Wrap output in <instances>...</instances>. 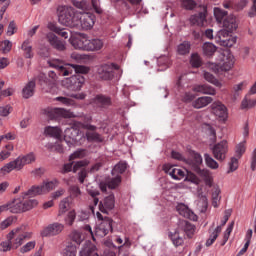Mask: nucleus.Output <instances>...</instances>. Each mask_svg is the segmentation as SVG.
Returning <instances> with one entry per match:
<instances>
[{"label":"nucleus","mask_w":256,"mask_h":256,"mask_svg":"<svg viewBox=\"0 0 256 256\" xmlns=\"http://www.w3.org/2000/svg\"><path fill=\"white\" fill-rule=\"evenodd\" d=\"M31 237H33V233L25 231V226L16 228L7 235V241L0 243V251L7 252L11 251L12 248L17 249L21 247L22 243L29 241Z\"/></svg>","instance_id":"nucleus-1"},{"label":"nucleus","mask_w":256,"mask_h":256,"mask_svg":"<svg viewBox=\"0 0 256 256\" xmlns=\"http://www.w3.org/2000/svg\"><path fill=\"white\" fill-rule=\"evenodd\" d=\"M74 69L76 75L64 79L62 85L69 91H81V87L85 85V77H83V74L89 73V68L85 66H75Z\"/></svg>","instance_id":"nucleus-2"},{"label":"nucleus","mask_w":256,"mask_h":256,"mask_svg":"<svg viewBox=\"0 0 256 256\" xmlns=\"http://www.w3.org/2000/svg\"><path fill=\"white\" fill-rule=\"evenodd\" d=\"M27 197L33 196L25 192L22 194V198L14 199L12 202H8L10 213H23L25 211H30V209H33V207H37L39 202H37L36 199Z\"/></svg>","instance_id":"nucleus-3"},{"label":"nucleus","mask_w":256,"mask_h":256,"mask_svg":"<svg viewBox=\"0 0 256 256\" xmlns=\"http://www.w3.org/2000/svg\"><path fill=\"white\" fill-rule=\"evenodd\" d=\"M35 159V154L33 153L21 155L14 161L5 164L0 169V173L1 175H7V173H11V171H21L25 165H31V163H35Z\"/></svg>","instance_id":"nucleus-4"},{"label":"nucleus","mask_w":256,"mask_h":256,"mask_svg":"<svg viewBox=\"0 0 256 256\" xmlns=\"http://www.w3.org/2000/svg\"><path fill=\"white\" fill-rule=\"evenodd\" d=\"M58 11L59 23L65 27H70V29H75L77 26V19H79V15L75 13V9L69 6H61L58 8Z\"/></svg>","instance_id":"nucleus-5"},{"label":"nucleus","mask_w":256,"mask_h":256,"mask_svg":"<svg viewBox=\"0 0 256 256\" xmlns=\"http://www.w3.org/2000/svg\"><path fill=\"white\" fill-rule=\"evenodd\" d=\"M203 163V158L200 156L199 153L193 152L192 159L190 160V165L192 169L205 181V184L208 187L213 185V176H211V172L209 170L201 169V165Z\"/></svg>","instance_id":"nucleus-6"},{"label":"nucleus","mask_w":256,"mask_h":256,"mask_svg":"<svg viewBox=\"0 0 256 256\" xmlns=\"http://www.w3.org/2000/svg\"><path fill=\"white\" fill-rule=\"evenodd\" d=\"M214 16L217 23L222 25L224 29H228L229 31L237 30V18L233 15L227 16V11L222 10L221 8H214Z\"/></svg>","instance_id":"nucleus-7"},{"label":"nucleus","mask_w":256,"mask_h":256,"mask_svg":"<svg viewBox=\"0 0 256 256\" xmlns=\"http://www.w3.org/2000/svg\"><path fill=\"white\" fill-rule=\"evenodd\" d=\"M96 20L95 14L91 12L83 13L78 16L75 29L79 31H91L95 26Z\"/></svg>","instance_id":"nucleus-8"},{"label":"nucleus","mask_w":256,"mask_h":256,"mask_svg":"<svg viewBox=\"0 0 256 256\" xmlns=\"http://www.w3.org/2000/svg\"><path fill=\"white\" fill-rule=\"evenodd\" d=\"M235 30L224 28L218 31L215 39L222 47H233L237 43V37L231 35Z\"/></svg>","instance_id":"nucleus-9"},{"label":"nucleus","mask_w":256,"mask_h":256,"mask_svg":"<svg viewBox=\"0 0 256 256\" xmlns=\"http://www.w3.org/2000/svg\"><path fill=\"white\" fill-rule=\"evenodd\" d=\"M59 186V181L52 180L49 182H43L39 186H32L26 193V195H45V193H49L50 191H53L56 187Z\"/></svg>","instance_id":"nucleus-10"},{"label":"nucleus","mask_w":256,"mask_h":256,"mask_svg":"<svg viewBox=\"0 0 256 256\" xmlns=\"http://www.w3.org/2000/svg\"><path fill=\"white\" fill-rule=\"evenodd\" d=\"M45 114L49 119H61V117L64 119H71L76 117L73 112L63 108H47Z\"/></svg>","instance_id":"nucleus-11"},{"label":"nucleus","mask_w":256,"mask_h":256,"mask_svg":"<svg viewBox=\"0 0 256 256\" xmlns=\"http://www.w3.org/2000/svg\"><path fill=\"white\" fill-rule=\"evenodd\" d=\"M220 61L219 65L222 71H231V69H233V65H235V58L229 50H223L220 53Z\"/></svg>","instance_id":"nucleus-12"},{"label":"nucleus","mask_w":256,"mask_h":256,"mask_svg":"<svg viewBox=\"0 0 256 256\" xmlns=\"http://www.w3.org/2000/svg\"><path fill=\"white\" fill-rule=\"evenodd\" d=\"M115 71H119V65L117 64H104L98 68V75L100 79H104V81H109L113 79L115 76Z\"/></svg>","instance_id":"nucleus-13"},{"label":"nucleus","mask_w":256,"mask_h":256,"mask_svg":"<svg viewBox=\"0 0 256 256\" xmlns=\"http://www.w3.org/2000/svg\"><path fill=\"white\" fill-rule=\"evenodd\" d=\"M228 151L229 146L226 140H222L221 142L215 144L212 148L213 156L217 159V161H225Z\"/></svg>","instance_id":"nucleus-14"},{"label":"nucleus","mask_w":256,"mask_h":256,"mask_svg":"<svg viewBox=\"0 0 256 256\" xmlns=\"http://www.w3.org/2000/svg\"><path fill=\"white\" fill-rule=\"evenodd\" d=\"M113 231V220L110 218H105L95 230L96 237H105L109 235V232Z\"/></svg>","instance_id":"nucleus-15"},{"label":"nucleus","mask_w":256,"mask_h":256,"mask_svg":"<svg viewBox=\"0 0 256 256\" xmlns=\"http://www.w3.org/2000/svg\"><path fill=\"white\" fill-rule=\"evenodd\" d=\"M79 133V129L75 125L65 129L64 141L67 143V145H69V147L77 142Z\"/></svg>","instance_id":"nucleus-16"},{"label":"nucleus","mask_w":256,"mask_h":256,"mask_svg":"<svg viewBox=\"0 0 256 256\" xmlns=\"http://www.w3.org/2000/svg\"><path fill=\"white\" fill-rule=\"evenodd\" d=\"M89 38L85 35H79L76 37L70 38V43L74 49H78L79 51H87Z\"/></svg>","instance_id":"nucleus-17"},{"label":"nucleus","mask_w":256,"mask_h":256,"mask_svg":"<svg viewBox=\"0 0 256 256\" xmlns=\"http://www.w3.org/2000/svg\"><path fill=\"white\" fill-rule=\"evenodd\" d=\"M115 208V195L110 194L105 197L102 201H100L98 209L101 213H108Z\"/></svg>","instance_id":"nucleus-18"},{"label":"nucleus","mask_w":256,"mask_h":256,"mask_svg":"<svg viewBox=\"0 0 256 256\" xmlns=\"http://www.w3.org/2000/svg\"><path fill=\"white\" fill-rule=\"evenodd\" d=\"M46 39L53 49H56L57 51H65V41L60 40L53 32H49L46 35Z\"/></svg>","instance_id":"nucleus-19"},{"label":"nucleus","mask_w":256,"mask_h":256,"mask_svg":"<svg viewBox=\"0 0 256 256\" xmlns=\"http://www.w3.org/2000/svg\"><path fill=\"white\" fill-rule=\"evenodd\" d=\"M63 229H65V226L61 223L50 224L43 230L42 237H53L55 235H59Z\"/></svg>","instance_id":"nucleus-20"},{"label":"nucleus","mask_w":256,"mask_h":256,"mask_svg":"<svg viewBox=\"0 0 256 256\" xmlns=\"http://www.w3.org/2000/svg\"><path fill=\"white\" fill-rule=\"evenodd\" d=\"M84 129H87L88 131L86 132V138L88 141H95L96 143H102L103 138L101 135L95 130L97 129V126L91 125V124H84Z\"/></svg>","instance_id":"nucleus-21"},{"label":"nucleus","mask_w":256,"mask_h":256,"mask_svg":"<svg viewBox=\"0 0 256 256\" xmlns=\"http://www.w3.org/2000/svg\"><path fill=\"white\" fill-rule=\"evenodd\" d=\"M48 76L52 80H49L47 78V75H45V74H40L37 77V80H38L39 84L41 85V87H43V89H45V85H47L49 88L53 87V83H55V79H57V72L49 71Z\"/></svg>","instance_id":"nucleus-22"},{"label":"nucleus","mask_w":256,"mask_h":256,"mask_svg":"<svg viewBox=\"0 0 256 256\" xmlns=\"http://www.w3.org/2000/svg\"><path fill=\"white\" fill-rule=\"evenodd\" d=\"M176 211L181 215L182 217H185V219H190V221H197L198 217L191 209H189V206L180 203L176 206Z\"/></svg>","instance_id":"nucleus-23"},{"label":"nucleus","mask_w":256,"mask_h":256,"mask_svg":"<svg viewBox=\"0 0 256 256\" xmlns=\"http://www.w3.org/2000/svg\"><path fill=\"white\" fill-rule=\"evenodd\" d=\"M211 107H212V113L216 117H219V119H222V121H225V119H227L228 117L227 107L223 103L214 102Z\"/></svg>","instance_id":"nucleus-24"},{"label":"nucleus","mask_w":256,"mask_h":256,"mask_svg":"<svg viewBox=\"0 0 256 256\" xmlns=\"http://www.w3.org/2000/svg\"><path fill=\"white\" fill-rule=\"evenodd\" d=\"M119 185H121V176H114L105 182H101L100 189L103 193H105L107 192V189H117Z\"/></svg>","instance_id":"nucleus-25"},{"label":"nucleus","mask_w":256,"mask_h":256,"mask_svg":"<svg viewBox=\"0 0 256 256\" xmlns=\"http://www.w3.org/2000/svg\"><path fill=\"white\" fill-rule=\"evenodd\" d=\"M190 23L198 27H205V23H207V8H204L203 12L192 15L190 17Z\"/></svg>","instance_id":"nucleus-26"},{"label":"nucleus","mask_w":256,"mask_h":256,"mask_svg":"<svg viewBox=\"0 0 256 256\" xmlns=\"http://www.w3.org/2000/svg\"><path fill=\"white\" fill-rule=\"evenodd\" d=\"M80 256H99L97 252V246L91 243V241H86L79 253Z\"/></svg>","instance_id":"nucleus-27"},{"label":"nucleus","mask_w":256,"mask_h":256,"mask_svg":"<svg viewBox=\"0 0 256 256\" xmlns=\"http://www.w3.org/2000/svg\"><path fill=\"white\" fill-rule=\"evenodd\" d=\"M85 165H87V162L81 160L78 162H75V164L73 165V162L64 164L61 173H70V171H73L74 173H77V171H79V169H81V167H85Z\"/></svg>","instance_id":"nucleus-28"},{"label":"nucleus","mask_w":256,"mask_h":256,"mask_svg":"<svg viewBox=\"0 0 256 256\" xmlns=\"http://www.w3.org/2000/svg\"><path fill=\"white\" fill-rule=\"evenodd\" d=\"M164 171L168 173V175H171L172 179H175L176 181H179L185 177V171L173 166H164Z\"/></svg>","instance_id":"nucleus-29"},{"label":"nucleus","mask_w":256,"mask_h":256,"mask_svg":"<svg viewBox=\"0 0 256 256\" xmlns=\"http://www.w3.org/2000/svg\"><path fill=\"white\" fill-rule=\"evenodd\" d=\"M179 229H182L189 239L195 235V225L187 220H182L179 223Z\"/></svg>","instance_id":"nucleus-30"},{"label":"nucleus","mask_w":256,"mask_h":256,"mask_svg":"<svg viewBox=\"0 0 256 256\" xmlns=\"http://www.w3.org/2000/svg\"><path fill=\"white\" fill-rule=\"evenodd\" d=\"M195 93H202L203 95H215L216 90L213 86L208 84H199L193 87Z\"/></svg>","instance_id":"nucleus-31"},{"label":"nucleus","mask_w":256,"mask_h":256,"mask_svg":"<svg viewBox=\"0 0 256 256\" xmlns=\"http://www.w3.org/2000/svg\"><path fill=\"white\" fill-rule=\"evenodd\" d=\"M35 87H36L35 80L29 81L22 89V97L24 99H31V97L35 95Z\"/></svg>","instance_id":"nucleus-32"},{"label":"nucleus","mask_w":256,"mask_h":256,"mask_svg":"<svg viewBox=\"0 0 256 256\" xmlns=\"http://www.w3.org/2000/svg\"><path fill=\"white\" fill-rule=\"evenodd\" d=\"M105 43L101 39H88L87 51H101Z\"/></svg>","instance_id":"nucleus-33"},{"label":"nucleus","mask_w":256,"mask_h":256,"mask_svg":"<svg viewBox=\"0 0 256 256\" xmlns=\"http://www.w3.org/2000/svg\"><path fill=\"white\" fill-rule=\"evenodd\" d=\"M48 29H50V31H53V33H56L57 35H60V37H63L64 39L69 38V30L65 28H60L59 26H57V24L49 23Z\"/></svg>","instance_id":"nucleus-34"},{"label":"nucleus","mask_w":256,"mask_h":256,"mask_svg":"<svg viewBox=\"0 0 256 256\" xmlns=\"http://www.w3.org/2000/svg\"><path fill=\"white\" fill-rule=\"evenodd\" d=\"M209 103H213V98H211L209 96H203V97L196 99L193 102V107H195V109H203V107H207V105H209Z\"/></svg>","instance_id":"nucleus-35"},{"label":"nucleus","mask_w":256,"mask_h":256,"mask_svg":"<svg viewBox=\"0 0 256 256\" xmlns=\"http://www.w3.org/2000/svg\"><path fill=\"white\" fill-rule=\"evenodd\" d=\"M73 207V200L71 197H66L60 201L59 204V215H63V213H67L68 209Z\"/></svg>","instance_id":"nucleus-36"},{"label":"nucleus","mask_w":256,"mask_h":256,"mask_svg":"<svg viewBox=\"0 0 256 256\" xmlns=\"http://www.w3.org/2000/svg\"><path fill=\"white\" fill-rule=\"evenodd\" d=\"M88 194L92 197V204H90L89 208L90 211L95 214V207H97V205H99V190L95 189H88Z\"/></svg>","instance_id":"nucleus-37"},{"label":"nucleus","mask_w":256,"mask_h":256,"mask_svg":"<svg viewBox=\"0 0 256 256\" xmlns=\"http://www.w3.org/2000/svg\"><path fill=\"white\" fill-rule=\"evenodd\" d=\"M21 49L24 51V57L26 59H33V47L31 46V40H25L22 43Z\"/></svg>","instance_id":"nucleus-38"},{"label":"nucleus","mask_w":256,"mask_h":256,"mask_svg":"<svg viewBox=\"0 0 256 256\" xmlns=\"http://www.w3.org/2000/svg\"><path fill=\"white\" fill-rule=\"evenodd\" d=\"M95 103H96V105H99V107H103V108L110 107V105L112 103L111 97L105 96L103 94L97 95L95 97Z\"/></svg>","instance_id":"nucleus-39"},{"label":"nucleus","mask_w":256,"mask_h":256,"mask_svg":"<svg viewBox=\"0 0 256 256\" xmlns=\"http://www.w3.org/2000/svg\"><path fill=\"white\" fill-rule=\"evenodd\" d=\"M169 238L171 239L173 245L176 247H181V245L185 243V240L183 239V237L179 235V230H176L175 232H170Z\"/></svg>","instance_id":"nucleus-40"},{"label":"nucleus","mask_w":256,"mask_h":256,"mask_svg":"<svg viewBox=\"0 0 256 256\" xmlns=\"http://www.w3.org/2000/svg\"><path fill=\"white\" fill-rule=\"evenodd\" d=\"M44 133L50 137H55V139H60L63 131H61L59 127L48 126L45 128Z\"/></svg>","instance_id":"nucleus-41"},{"label":"nucleus","mask_w":256,"mask_h":256,"mask_svg":"<svg viewBox=\"0 0 256 256\" xmlns=\"http://www.w3.org/2000/svg\"><path fill=\"white\" fill-rule=\"evenodd\" d=\"M85 240V236H83V234H81V232L79 231H73L70 234V243H72V245H81V243H83V241Z\"/></svg>","instance_id":"nucleus-42"},{"label":"nucleus","mask_w":256,"mask_h":256,"mask_svg":"<svg viewBox=\"0 0 256 256\" xmlns=\"http://www.w3.org/2000/svg\"><path fill=\"white\" fill-rule=\"evenodd\" d=\"M127 171V164L125 162H119L114 166L112 169V175L113 176H120L123 175V173Z\"/></svg>","instance_id":"nucleus-43"},{"label":"nucleus","mask_w":256,"mask_h":256,"mask_svg":"<svg viewBox=\"0 0 256 256\" xmlns=\"http://www.w3.org/2000/svg\"><path fill=\"white\" fill-rule=\"evenodd\" d=\"M221 233V226H217L213 232L210 234L209 238L206 241V247H211L215 241H217V237Z\"/></svg>","instance_id":"nucleus-44"},{"label":"nucleus","mask_w":256,"mask_h":256,"mask_svg":"<svg viewBox=\"0 0 256 256\" xmlns=\"http://www.w3.org/2000/svg\"><path fill=\"white\" fill-rule=\"evenodd\" d=\"M217 51V47L213 45V43L206 42L203 45V53L206 57H212Z\"/></svg>","instance_id":"nucleus-45"},{"label":"nucleus","mask_w":256,"mask_h":256,"mask_svg":"<svg viewBox=\"0 0 256 256\" xmlns=\"http://www.w3.org/2000/svg\"><path fill=\"white\" fill-rule=\"evenodd\" d=\"M233 227H235V222H231L226 231L224 232L223 240L221 242V247L225 246V244L229 241V237H231V233L233 232Z\"/></svg>","instance_id":"nucleus-46"},{"label":"nucleus","mask_w":256,"mask_h":256,"mask_svg":"<svg viewBox=\"0 0 256 256\" xmlns=\"http://www.w3.org/2000/svg\"><path fill=\"white\" fill-rule=\"evenodd\" d=\"M77 246L73 243H69L63 251V256H76Z\"/></svg>","instance_id":"nucleus-47"},{"label":"nucleus","mask_w":256,"mask_h":256,"mask_svg":"<svg viewBox=\"0 0 256 256\" xmlns=\"http://www.w3.org/2000/svg\"><path fill=\"white\" fill-rule=\"evenodd\" d=\"M204 159L207 167H209L210 169H219V163H217V161H215V159H213L211 155L205 154Z\"/></svg>","instance_id":"nucleus-48"},{"label":"nucleus","mask_w":256,"mask_h":256,"mask_svg":"<svg viewBox=\"0 0 256 256\" xmlns=\"http://www.w3.org/2000/svg\"><path fill=\"white\" fill-rule=\"evenodd\" d=\"M177 51L179 55H187L191 51V44L189 42H183L178 45Z\"/></svg>","instance_id":"nucleus-49"},{"label":"nucleus","mask_w":256,"mask_h":256,"mask_svg":"<svg viewBox=\"0 0 256 256\" xmlns=\"http://www.w3.org/2000/svg\"><path fill=\"white\" fill-rule=\"evenodd\" d=\"M185 181H189L190 183H193L194 185H199L201 183V179L197 177L193 172L187 170L186 171V178Z\"/></svg>","instance_id":"nucleus-50"},{"label":"nucleus","mask_w":256,"mask_h":256,"mask_svg":"<svg viewBox=\"0 0 256 256\" xmlns=\"http://www.w3.org/2000/svg\"><path fill=\"white\" fill-rule=\"evenodd\" d=\"M221 193V190L219 188H214L212 191V205L213 207H219V201L221 200V197L219 196Z\"/></svg>","instance_id":"nucleus-51"},{"label":"nucleus","mask_w":256,"mask_h":256,"mask_svg":"<svg viewBox=\"0 0 256 256\" xmlns=\"http://www.w3.org/2000/svg\"><path fill=\"white\" fill-rule=\"evenodd\" d=\"M183 9L186 11H193L197 7V2L195 0H181Z\"/></svg>","instance_id":"nucleus-52"},{"label":"nucleus","mask_w":256,"mask_h":256,"mask_svg":"<svg viewBox=\"0 0 256 256\" xmlns=\"http://www.w3.org/2000/svg\"><path fill=\"white\" fill-rule=\"evenodd\" d=\"M87 155V150L79 149L70 155L69 161H74V159H83Z\"/></svg>","instance_id":"nucleus-53"},{"label":"nucleus","mask_w":256,"mask_h":256,"mask_svg":"<svg viewBox=\"0 0 256 256\" xmlns=\"http://www.w3.org/2000/svg\"><path fill=\"white\" fill-rule=\"evenodd\" d=\"M69 193H70V196L68 197H71L72 200L77 199V197L81 195V189L77 185H72L69 188Z\"/></svg>","instance_id":"nucleus-54"},{"label":"nucleus","mask_w":256,"mask_h":256,"mask_svg":"<svg viewBox=\"0 0 256 256\" xmlns=\"http://www.w3.org/2000/svg\"><path fill=\"white\" fill-rule=\"evenodd\" d=\"M204 79L208 81V83H212V85H215L216 87H219L221 85V82L213 76V74L209 72L204 73Z\"/></svg>","instance_id":"nucleus-55"},{"label":"nucleus","mask_w":256,"mask_h":256,"mask_svg":"<svg viewBox=\"0 0 256 256\" xmlns=\"http://www.w3.org/2000/svg\"><path fill=\"white\" fill-rule=\"evenodd\" d=\"M201 57L199 56V54H192L191 55V59H190V65L194 68H199L201 67Z\"/></svg>","instance_id":"nucleus-56"},{"label":"nucleus","mask_w":256,"mask_h":256,"mask_svg":"<svg viewBox=\"0 0 256 256\" xmlns=\"http://www.w3.org/2000/svg\"><path fill=\"white\" fill-rule=\"evenodd\" d=\"M256 105V100H251V99H243L241 103L242 109H253Z\"/></svg>","instance_id":"nucleus-57"},{"label":"nucleus","mask_w":256,"mask_h":256,"mask_svg":"<svg viewBox=\"0 0 256 256\" xmlns=\"http://www.w3.org/2000/svg\"><path fill=\"white\" fill-rule=\"evenodd\" d=\"M35 245H37L35 241H30L20 248V252L29 253V251H33V249H35Z\"/></svg>","instance_id":"nucleus-58"},{"label":"nucleus","mask_w":256,"mask_h":256,"mask_svg":"<svg viewBox=\"0 0 256 256\" xmlns=\"http://www.w3.org/2000/svg\"><path fill=\"white\" fill-rule=\"evenodd\" d=\"M72 4L74 5V7H76L77 9H82L85 10L89 7V3H87L86 0H73Z\"/></svg>","instance_id":"nucleus-59"},{"label":"nucleus","mask_w":256,"mask_h":256,"mask_svg":"<svg viewBox=\"0 0 256 256\" xmlns=\"http://www.w3.org/2000/svg\"><path fill=\"white\" fill-rule=\"evenodd\" d=\"M247 147L245 146V142H241L236 146V155L238 159H241L243 157V153H245Z\"/></svg>","instance_id":"nucleus-60"},{"label":"nucleus","mask_w":256,"mask_h":256,"mask_svg":"<svg viewBox=\"0 0 256 256\" xmlns=\"http://www.w3.org/2000/svg\"><path fill=\"white\" fill-rule=\"evenodd\" d=\"M56 69L58 71V75H62V77H67L68 75H71V70L67 69L63 65H57Z\"/></svg>","instance_id":"nucleus-61"},{"label":"nucleus","mask_w":256,"mask_h":256,"mask_svg":"<svg viewBox=\"0 0 256 256\" xmlns=\"http://www.w3.org/2000/svg\"><path fill=\"white\" fill-rule=\"evenodd\" d=\"M77 217V214L75 213V210H72L68 213L67 217L65 218L66 225H73L75 223V218Z\"/></svg>","instance_id":"nucleus-62"},{"label":"nucleus","mask_w":256,"mask_h":256,"mask_svg":"<svg viewBox=\"0 0 256 256\" xmlns=\"http://www.w3.org/2000/svg\"><path fill=\"white\" fill-rule=\"evenodd\" d=\"M56 101H59L62 105H66L67 107L75 105V102L72 99L63 96L57 97Z\"/></svg>","instance_id":"nucleus-63"},{"label":"nucleus","mask_w":256,"mask_h":256,"mask_svg":"<svg viewBox=\"0 0 256 256\" xmlns=\"http://www.w3.org/2000/svg\"><path fill=\"white\" fill-rule=\"evenodd\" d=\"M92 7L98 15H101L103 13V9L101 8V2L99 0H91Z\"/></svg>","instance_id":"nucleus-64"}]
</instances>
